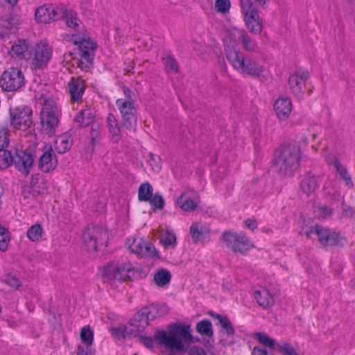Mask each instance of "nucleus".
Here are the masks:
<instances>
[{
  "mask_svg": "<svg viewBox=\"0 0 355 355\" xmlns=\"http://www.w3.org/2000/svg\"><path fill=\"white\" fill-rule=\"evenodd\" d=\"M94 118V111L90 108H86L78 113L75 121L79 125L85 127L92 123Z\"/></svg>",
  "mask_w": 355,
  "mask_h": 355,
  "instance_id": "obj_35",
  "label": "nucleus"
},
{
  "mask_svg": "<svg viewBox=\"0 0 355 355\" xmlns=\"http://www.w3.org/2000/svg\"><path fill=\"white\" fill-rule=\"evenodd\" d=\"M164 64L168 73H176L178 71V66L176 61L171 57L164 58Z\"/></svg>",
  "mask_w": 355,
  "mask_h": 355,
  "instance_id": "obj_48",
  "label": "nucleus"
},
{
  "mask_svg": "<svg viewBox=\"0 0 355 355\" xmlns=\"http://www.w3.org/2000/svg\"><path fill=\"white\" fill-rule=\"evenodd\" d=\"M28 238L33 242H39L42 240L43 229L39 224L31 226L27 231Z\"/></svg>",
  "mask_w": 355,
  "mask_h": 355,
  "instance_id": "obj_37",
  "label": "nucleus"
},
{
  "mask_svg": "<svg viewBox=\"0 0 355 355\" xmlns=\"http://www.w3.org/2000/svg\"><path fill=\"white\" fill-rule=\"evenodd\" d=\"M25 197H27V198L28 197V196L26 195V193H25Z\"/></svg>",
  "mask_w": 355,
  "mask_h": 355,
  "instance_id": "obj_60",
  "label": "nucleus"
},
{
  "mask_svg": "<svg viewBox=\"0 0 355 355\" xmlns=\"http://www.w3.org/2000/svg\"><path fill=\"white\" fill-rule=\"evenodd\" d=\"M91 343H78L76 355H94V351Z\"/></svg>",
  "mask_w": 355,
  "mask_h": 355,
  "instance_id": "obj_44",
  "label": "nucleus"
},
{
  "mask_svg": "<svg viewBox=\"0 0 355 355\" xmlns=\"http://www.w3.org/2000/svg\"><path fill=\"white\" fill-rule=\"evenodd\" d=\"M153 188L148 184H142L139 189V199L140 200H148L152 196Z\"/></svg>",
  "mask_w": 355,
  "mask_h": 355,
  "instance_id": "obj_42",
  "label": "nucleus"
},
{
  "mask_svg": "<svg viewBox=\"0 0 355 355\" xmlns=\"http://www.w3.org/2000/svg\"><path fill=\"white\" fill-rule=\"evenodd\" d=\"M254 338L257 340L263 345L268 347L270 349H277V345L281 343H276L275 340L271 338L268 335L263 332H258L254 334ZM283 343H282V344Z\"/></svg>",
  "mask_w": 355,
  "mask_h": 355,
  "instance_id": "obj_36",
  "label": "nucleus"
},
{
  "mask_svg": "<svg viewBox=\"0 0 355 355\" xmlns=\"http://www.w3.org/2000/svg\"><path fill=\"white\" fill-rule=\"evenodd\" d=\"M155 339L168 352L166 355H207L199 346L190 347L193 343L191 325L180 321L168 324L163 330H159Z\"/></svg>",
  "mask_w": 355,
  "mask_h": 355,
  "instance_id": "obj_3",
  "label": "nucleus"
},
{
  "mask_svg": "<svg viewBox=\"0 0 355 355\" xmlns=\"http://www.w3.org/2000/svg\"><path fill=\"white\" fill-rule=\"evenodd\" d=\"M68 28L77 31V33L65 35L64 38L78 46L76 52H67L63 56V67L69 72L77 73V70H87L92 64L93 52L96 48L92 40L79 31L81 21L78 14L73 10H68L64 6V12L62 14Z\"/></svg>",
  "mask_w": 355,
  "mask_h": 355,
  "instance_id": "obj_2",
  "label": "nucleus"
},
{
  "mask_svg": "<svg viewBox=\"0 0 355 355\" xmlns=\"http://www.w3.org/2000/svg\"><path fill=\"white\" fill-rule=\"evenodd\" d=\"M24 84V76L21 70L17 67H10L1 75L0 86L6 91H16Z\"/></svg>",
  "mask_w": 355,
  "mask_h": 355,
  "instance_id": "obj_15",
  "label": "nucleus"
},
{
  "mask_svg": "<svg viewBox=\"0 0 355 355\" xmlns=\"http://www.w3.org/2000/svg\"><path fill=\"white\" fill-rule=\"evenodd\" d=\"M200 203V199L193 190H184L175 201V205L183 211H194Z\"/></svg>",
  "mask_w": 355,
  "mask_h": 355,
  "instance_id": "obj_20",
  "label": "nucleus"
},
{
  "mask_svg": "<svg viewBox=\"0 0 355 355\" xmlns=\"http://www.w3.org/2000/svg\"><path fill=\"white\" fill-rule=\"evenodd\" d=\"M252 355H272L270 354H268L266 350L263 349H261L259 347H254L252 351Z\"/></svg>",
  "mask_w": 355,
  "mask_h": 355,
  "instance_id": "obj_56",
  "label": "nucleus"
},
{
  "mask_svg": "<svg viewBox=\"0 0 355 355\" xmlns=\"http://www.w3.org/2000/svg\"><path fill=\"white\" fill-rule=\"evenodd\" d=\"M35 162V155L31 149L17 148L13 163L24 175L30 173Z\"/></svg>",
  "mask_w": 355,
  "mask_h": 355,
  "instance_id": "obj_19",
  "label": "nucleus"
},
{
  "mask_svg": "<svg viewBox=\"0 0 355 355\" xmlns=\"http://www.w3.org/2000/svg\"><path fill=\"white\" fill-rule=\"evenodd\" d=\"M19 0H0V4H8L10 6H15L18 3Z\"/></svg>",
  "mask_w": 355,
  "mask_h": 355,
  "instance_id": "obj_57",
  "label": "nucleus"
},
{
  "mask_svg": "<svg viewBox=\"0 0 355 355\" xmlns=\"http://www.w3.org/2000/svg\"><path fill=\"white\" fill-rule=\"evenodd\" d=\"M116 105L121 114L123 125L128 129L132 128L136 123L137 112L132 99L128 96L118 98Z\"/></svg>",
  "mask_w": 355,
  "mask_h": 355,
  "instance_id": "obj_14",
  "label": "nucleus"
},
{
  "mask_svg": "<svg viewBox=\"0 0 355 355\" xmlns=\"http://www.w3.org/2000/svg\"><path fill=\"white\" fill-rule=\"evenodd\" d=\"M148 200H150V203L154 209H162L164 205V200L162 197L155 196L152 198L150 197Z\"/></svg>",
  "mask_w": 355,
  "mask_h": 355,
  "instance_id": "obj_51",
  "label": "nucleus"
},
{
  "mask_svg": "<svg viewBox=\"0 0 355 355\" xmlns=\"http://www.w3.org/2000/svg\"><path fill=\"white\" fill-rule=\"evenodd\" d=\"M254 298L257 303L262 307L266 309L274 304L273 295L266 288L260 287L254 291Z\"/></svg>",
  "mask_w": 355,
  "mask_h": 355,
  "instance_id": "obj_29",
  "label": "nucleus"
},
{
  "mask_svg": "<svg viewBox=\"0 0 355 355\" xmlns=\"http://www.w3.org/2000/svg\"><path fill=\"white\" fill-rule=\"evenodd\" d=\"M341 216L345 218H355V208L343 204L342 206Z\"/></svg>",
  "mask_w": 355,
  "mask_h": 355,
  "instance_id": "obj_50",
  "label": "nucleus"
},
{
  "mask_svg": "<svg viewBox=\"0 0 355 355\" xmlns=\"http://www.w3.org/2000/svg\"><path fill=\"white\" fill-rule=\"evenodd\" d=\"M10 233L4 227H0V250L5 252L8 250L10 241Z\"/></svg>",
  "mask_w": 355,
  "mask_h": 355,
  "instance_id": "obj_38",
  "label": "nucleus"
},
{
  "mask_svg": "<svg viewBox=\"0 0 355 355\" xmlns=\"http://www.w3.org/2000/svg\"><path fill=\"white\" fill-rule=\"evenodd\" d=\"M9 132L6 125L0 123V146L4 147L8 145Z\"/></svg>",
  "mask_w": 355,
  "mask_h": 355,
  "instance_id": "obj_47",
  "label": "nucleus"
},
{
  "mask_svg": "<svg viewBox=\"0 0 355 355\" xmlns=\"http://www.w3.org/2000/svg\"><path fill=\"white\" fill-rule=\"evenodd\" d=\"M80 343L93 344L94 332L89 326H85L80 329Z\"/></svg>",
  "mask_w": 355,
  "mask_h": 355,
  "instance_id": "obj_41",
  "label": "nucleus"
},
{
  "mask_svg": "<svg viewBox=\"0 0 355 355\" xmlns=\"http://www.w3.org/2000/svg\"><path fill=\"white\" fill-rule=\"evenodd\" d=\"M163 329H162V330ZM159 330V329H157L155 332L154 335H155L156 332ZM137 337H138L139 342L148 348H153L154 346V342L157 343V342L155 339V336H153V338L150 336H147L143 334H139V336H137Z\"/></svg>",
  "mask_w": 355,
  "mask_h": 355,
  "instance_id": "obj_46",
  "label": "nucleus"
},
{
  "mask_svg": "<svg viewBox=\"0 0 355 355\" xmlns=\"http://www.w3.org/2000/svg\"><path fill=\"white\" fill-rule=\"evenodd\" d=\"M243 225L245 228L253 231L257 228V223L255 220L249 218L243 221Z\"/></svg>",
  "mask_w": 355,
  "mask_h": 355,
  "instance_id": "obj_54",
  "label": "nucleus"
},
{
  "mask_svg": "<svg viewBox=\"0 0 355 355\" xmlns=\"http://www.w3.org/2000/svg\"><path fill=\"white\" fill-rule=\"evenodd\" d=\"M314 213L318 218H326L331 215L332 210L325 205H318L315 207Z\"/></svg>",
  "mask_w": 355,
  "mask_h": 355,
  "instance_id": "obj_43",
  "label": "nucleus"
},
{
  "mask_svg": "<svg viewBox=\"0 0 355 355\" xmlns=\"http://www.w3.org/2000/svg\"><path fill=\"white\" fill-rule=\"evenodd\" d=\"M214 318L218 321V324L223 329V333L225 334L228 339H221V343L224 346H231L234 343V336L235 334V330L230 322V320L226 317L220 315H211Z\"/></svg>",
  "mask_w": 355,
  "mask_h": 355,
  "instance_id": "obj_23",
  "label": "nucleus"
},
{
  "mask_svg": "<svg viewBox=\"0 0 355 355\" xmlns=\"http://www.w3.org/2000/svg\"><path fill=\"white\" fill-rule=\"evenodd\" d=\"M312 137H313V139H314L315 138V134H313L312 135Z\"/></svg>",
  "mask_w": 355,
  "mask_h": 355,
  "instance_id": "obj_59",
  "label": "nucleus"
},
{
  "mask_svg": "<svg viewBox=\"0 0 355 355\" xmlns=\"http://www.w3.org/2000/svg\"><path fill=\"white\" fill-rule=\"evenodd\" d=\"M128 248L134 253L145 258L157 259L158 252L149 241L141 238H130L127 241Z\"/></svg>",
  "mask_w": 355,
  "mask_h": 355,
  "instance_id": "obj_17",
  "label": "nucleus"
},
{
  "mask_svg": "<svg viewBox=\"0 0 355 355\" xmlns=\"http://www.w3.org/2000/svg\"><path fill=\"white\" fill-rule=\"evenodd\" d=\"M254 1L263 6L267 0H241L240 5L241 12L246 29L250 33L257 35L263 31V21L258 8L254 3Z\"/></svg>",
  "mask_w": 355,
  "mask_h": 355,
  "instance_id": "obj_6",
  "label": "nucleus"
},
{
  "mask_svg": "<svg viewBox=\"0 0 355 355\" xmlns=\"http://www.w3.org/2000/svg\"><path fill=\"white\" fill-rule=\"evenodd\" d=\"M242 44L248 51L254 50L257 44L243 30L230 26L224 37L225 57L231 67L239 73L250 77H261L266 72L264 67L254 58L245 55L238 46Z\"/></svg>",
  "mask_w": 355,
  "mask_h": 355,
  "instance_id": "obj_1",
  "label": "nucleus"
},
{
  "mask_svg": "<svg viewBox=\"0 0 355 355\" xmlns=\"http://www.w3.org/2000/svg\"><path fill=\"white\" fill-rule=\"evenodd\" d=\"M56 165L57 160L51 146H46L44 148L43 154L40 159V168L44 172H49L53 170Z\"/></svg>",
  "mask_w": 355,
  "mask_h": 355,
  "instance_id": "obj_25",
  "label": "nucleus"
},
{
  "mask_svg": "<svg viewBox=\"0 0 355 355\" xmlns=\"http://www.w3.org/2000/svg\"><path fill=\"white\" fill-rule=\"evenodd\" d=\"M6 284L12 288H17L20 286V281L15 277H8L6 279Z\"/></svg>",
  "mask_w": 355,
  "mask_h": 355,
  "instance_id": "obj_53",
  "label": "nucleus"
},
{
  "mask_svg": "<svg viewBox=\"0 0 355 355\" xmlns=\"http://www.w3.org/2000/svg\"><path fill=\"white\" fill-rule=\"evenodd\" d=\"M60 116V111L56 102L53 99L44 100L41 112V124L44 131L53 135L58 127Z\"/></svg>",
  "mask_w": 355,
  "mask_h": 355,
  "instance_id": "obj_10",
  "label": "nucleus"
},
{
  "mask_svg": "<svg viewBox=\"0 0 355 355\" xmlns=\"http://www.w3.org/2000/svg\"><path fill=\"white\" fill-rule=\"evenodd\" d=\"M150 313V311L148 309L141 310L128 322L112 327L110 329L112 335L119 340H125L144 334L149 325Z\"/></svg>",
  "mask_w": 355,
  "mask_h": 355,
  "instance_id": "obj_5",
  "label": "nucleus"
},
{
  "mask_svg": "<svg viewBox=\"0 0 355 355\" xmlns=\"http://www.w3.org/2000/svg\"><path fill=\"white\" fill-rule=\"evenodd\" d=\"M110 140L114 143H119L122 139V135L119 123L112 114H109L107 118Z\"/></svg>",
  "mask_w": 355,
  "mask_h": 355,
  "instance_id": "obj_28",
  "label": "nucleus"
},
{
  "mask_svg": "<svg viewBox=\"0 0 355 355\" xmlns=\"http://www.w3.org/2000/svg\"><path fill=\"white\" fill-rule=\"evenodd\" d=\"M160 243L166 249H173L177 244V239L175 233L169 230H160L159 236Z\"/></svg>",
  "mask_w": 355,
  "mask_h": 355,
  "instance_id": "obj_33",
  "label": "nucleus"
},
{
  "mask_svg": "<svg viewBox=\"0 0 355 355\" xmlns=\"http://www.w3.org/2000/svg\"><path fill=\"white\" fill-rule=\"evenodd\" d=\"M13 161L14 157L10 151L0 149V168H7Z\"/></svg>",
  "mask_w": 355,
  "mask_h": 355,
  "instance_id": "obj_40",
  "label": "nucleus"
},
{
  "mask_svg": "<svg viewBox=\"0 0 355 355\" xmlns=\"http://www.w3.org/2000/svg\"><path fill=\"white\" fill-rule=\"evenodd\" d=\"M99 125L97 124H92L91 128V139L94 141L99 135Z\"/></svg>",
  "mask_w": 355,
  "mask_h": 355,
  "instance_id": "obj_55",
  "label": "nucleus"
},
{
  "mask_svg": "<svg viewBox=\"0 0 355 355\" xmlns=\"http://www.w3.org/2000/svg\"><path fill=\"white\" fill-rule=\"evenodd\" d=\"M108 239L106 229L103 227L92 225L87 227L83 234V241L89 252H97L105 245Z\"/></svg>",
  "mask_w": 355,
  "mask_h": 355,
  "instance_id": "obj_11",
  "label": "nucleus"
},
{
  "mask_svg": "<svg viewBox=\"0 0 355 355\" xmlns=\"http://www.w3.org/2000/svg\"><path fill=\"white\" fill-rule=\"evenodd\" d=\"M53 47L46 41H40L32 48L29 57L31 67L35 70L45 69L52 58Z\"/></svg>",
  "mask_w": 355,
  "mask_h": 355,
  "instance_id": "obj_9",
  "label": "nucleus"
},
{
  "mask_svg": "<svg viewBox=\"0 0 355 355\" xmlns=\"http://www.w3.org/2000/svg\"><path fill=\"white\" fill-rule=\"evenodd\" d=\"M231 4L230 0H216L215 9L217 12L225 14L229 12Z\"/></svg>",
  "mask_w": 355,
  "mask_h": 355,
  "instance_id": "obj_45",
  "label": "nucleus"
},
{
  "mask_svg": "<svg viewBox=\"0 0 355 355\" xmlns=\"http://www.w3.org/2000/svg\"><path fill=\"white\" fill-rule=\"evenodd\" d=\"M151 309H153L156 311L157 316L161 317L164 316L169 312V307L166 304H159L150 307Z\"/></svg>",
  "mask_w": 355,
  "mask_h": 355,
  "instance_id": "obj_49",
  "label": "nucleus"
},
{
  "mask_svg": "<svg viewBox=\"0 0 355 355\" xmlns=\"http://www.w3.org/2000/svg\"><path fill=\"white\" fill-rule=\"evenodd\" d=\"M149 164L152 166L153 169H157L159 168L160 157L158 155L149 154Z\"/></svg>",
  "mask_w": 355,
  "mask_h": 355,
  "instance_id": "obj_52",
  "label": "nucleus"
},
{
  "mask_svg": "<svg viewBox=\"0 0 355 355\" xmlns=\"http://www.w3.org/2000/svg\"><path fill=\"white\" fill-rule=\"evenodd\" d=\"M32 110L28 107H15L10 109V122L14 128L26 130L32 125Z\"/></svg>",
  "mask_w": 355,
  "mask_h": 355,
  "instance_id": "obj_16",
  "label": "nucleus"
},
{
  "mask_svg": "<svg viewBox=\"0 0 355 355\" xmlns=\"http://www.w3.org/2000/svg\"><path fill=\"white\" fill-rule=\"evenodd\" d=\"M172 275L171 272L164 268L157 269L153 273V282L159 288H166L168 286Z\"/></svg>",
  "mask_w": 355,
  "mask_h": 355,
  "instance_id": "obj_31",
  "label": "nucleus"
},
{
  "mask_svg": "<svg viewBox=\"0 0 355 355\" xmlns=\"http://www.w3.org/2000/svg\"><path fill=\"white\" fill-rule=\"evenodd\" d=\"M102 275L110 283L121 282L130 279L135 275V270L129 263H111L103 269Z\"/></svg>",
  "mask_w": 355,
  "mask_h": 355,
  "instance_id": "obj_12",
  "label": "nucleus"
},
{
  "mask_svg": "<svg viewBox=\"0 0 355 355\" xmlns=\"http://www.w3.org/2000/svg\"><path fill=\"white\" fill-rule=\"evenodd\" d=\"M301 149L298 144H288L275 151V167L282 177L289 178L297 171L301 159Z\"/></svg>",
  "mask_w": 355,
  "mask_h": 355,
  "instance_id": "obj_4",
  "label": "nucleus"
},
{
  "mask_svg": "<svg viewBox=\"0 0 355 355\" xmlns=\"http://www.w3.org/2000/svg\"><path fill=\"white\" fill-rule=\"evenodd\" d=\"M35 193H38V191H37L34 190V191H33V196H35Z\"/></svg>",
  "mask_w": 355,
  "mask_h": 355,
  "instance_id": "obj_58",
  "label": "nucleus"
},
{
  "mask_svg": "<svg viewBox=\"0 0 355 355\" xmlns=\"http://www.w3.org/2000/svg\"><path fill=\"white\" fill-rule=\"evenodd\" d=\"M318 187V178L311 173H307L303 176L300 185L301 191L306 196H310L314 193Z\"/></svg>",
  "mask_w": 355,
  "mask_h": 355,
  "instance_id": "obj_27",
  "label": "nucleus"
},
{
  "mask_svg": "<svg viewBox=\"0 0 355 355\" xmlns=\"http://www.w3.org/2000/svg\"><path fill=\"white\" fill-rule=\"evenodd\" d=\"M304 233L308 239L318 240L319 243L326 247L344 246L346 239L339 233L331 231L329 229L314 225L304 230Z\"/></svg>",
  "mask_w": 355,
  "mask_h": 355,
  "instance_id": "obj_7",
  "label": "nucleus"
},
{
  "mask_svg": "<svg viewBox=\"0 0 355 355\" xmlns=\"http://www.w3.org/2000/svg\"><path fill=\"white\" fill-rule=\"evenodd\" d=\"M325 159L329 165H332L339 175L345 181L347 185L351 184L350 178L345 168L339 162L337 157L333 153H328L325 155Z\"/></svg>",
  "mask_w": 355,
  "mask_h": 355,
  "instance_id": "obj_30",
  "label": "nucleus"
},
{
  "mask_svg": "<svg viewBox=\"0 0 355 355\" xmlns=\"http://www.w3.org/2000/svg\"><path fill=\"white\" fill-rule=\"evenodd\" d=\"M309 78V72L306 70L297 69L292 72L288 81L291 92L296 96H301L305 93L308 89L307 82Z\"/></svg>",
  "mask_w": 355,
  "mask_h": 355,
  "instance_id": "obj_18",
  "label": "nucleus"
},
{
  "mask_svg": "<svg viewBox=\"0 0 355 355\" xmlns=\"http://www.w3.org/2000/svg\"><path fill=\"white\" fill-rule=\"evenodd\" d=\"M189 233L195 243H203L210 234V228L205 223L194 222L190 227Z\"/></svg>",
  "mask_w": 355,
  "mask_h": 355,
  "instance_id": "obj_24",
  "label": "nucleus"
},
{
  "mask_svg": "<svg viewBox=\"0 0 355 355\" xmlns=\"http://www.w3.org/2000/svg\"><path fill=\"white\" fill-rule=\"evenodd\" d=\"M72 145L71 136L67 133L58 136L55 141V148L58 153L68 151Z\"/></svg>",
  "mask_w": 355,
  "mask_h": 355,
  "instance_id": "obj_34",
  "label": "nucleus"
},
{
  "mask_svg": "<svg viewBox=\"0 0 355 355\" xmlns=\"http://www.w3.org/2000/svg\"><path fill=\"white\" fill-rule=\"evenodd\" d=\"M19 24L20 19L15 15L8 14L2 17L0 19V37L3 39L15 33Z\"/></svg>",
  "mask_w": 355,
  "mask_h": 355,
  "instance_id": "obj_21",
  "label": "nucleus"
},
{
  "mask_svg": "<svg viewBox=\"0 0 355 355\" xmlns=\"http://www.w3.org/2000/svg\"><path fill=\"white\" fill-rule=\"evenodd\" d=\"M224 245L235 254L244 255L254 248L250 239L243 232L227 231L222 235Z\"/></svg>",
  "mask_w": 355,
  "mask_h": 355,
  "instance_id": "obj_8",
  "label": "nucleus"
},
{
  "mask_svg": "<svg viewBox=\"0 0 355 355\" xmlns=\"http://www.w3.org/2000/svg\"><path fill=\"white\" fill-rule=\"evenodd\" d=\"M196 331L201 335L207 337L213 336V329L211 323L208 320H202L199 322L196 325Z\"/></svg>",
  "mask_w": 355,
  "mask_h": 355,
  "instance_id": "obj_39",
  "label": "nucleus"
},
{
  "mask_svg": "<svg viewBox=\"0 0 355 355\" xmlns=\"http://www.w3.org/2000/svg\"><path fill=\"white\" fill-rule=\"evenodd\" d=\"M85 89V84L83 80L79 78H72L69 83V90L73 101H78L80 98Z\"/></svg>",
  "mask_w": 355,
  "mask_h": 355,
  "instance_id": "obj_32",
  "label": "nucleus"
},
{
  "mask_svg": "<svg viewBox=\"0 0 355 355\" xmlns=\"http://www.w3.org/2000/svg\"><path fill=\"white\" fill-rule=\"evenodd\" d=\"M292 110L291 101L288 98L279 97L274 103V110L279 119L284 121L291 114Z\"/></svg>",
  "mask_w": 355,
  "mask_h": 355,
  "instance_id": "obj_26",
  "label": "nucleus"
},
{
  "mask_svg": "<svg viewBox=\"0 0 355 355\" xmlns=\"http://www.w3.org/2000/svg\"><path fill=\"white\" fill-rule=\"evenodd\" d=\"M64 12V5L44 4L36 8L35 20L39 24H48L59 19Z\"/></svg>",
  "mask_w": 355,
  "mask_h": 355,
  "instance_id": "obj_13",
  "label": "nucleus"
},
{
  "mask_svg": "<svg viewBox=\"0 0 355 355\" xmlns=\"http://www.w3.org/2000/svg\"><path fill=\"white\" fill-rule=\"evenodd\" d=\"M31 48L27 40H18L11 44L8 53L19 59H29Z\"/></svg>",
  "mask_w": 355,
  "mask_h": 355,
  "instance_id": "obj_22",
  "label": "nucleus"
}]
</instances>
